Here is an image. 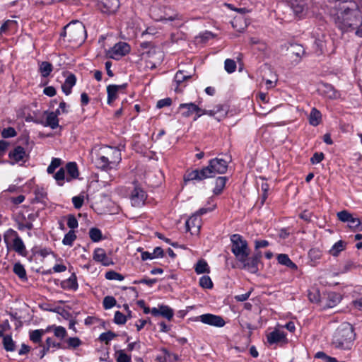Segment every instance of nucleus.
I'll return each instance as SVG.
<instances>
[{
	"mask_svg": "<svg viewBox=\"0 0 362 362\" xmlns=\"http://www.w3.org/2000/svg\"><path fill=\"white\" fill-rule=\"evenodd\" d=\"M6 244H12L13 249L19 255H26L25 246L18 233L12 228L8 229L4 235Z\"/></svg>",
	"mask_w": 362,
	"mask_h": 362,
	"instance_id": "obj_5",
	"label": "nucleus"
},
{
	"mask_svg": "<svg viewBox=\"0 0 362 362\" xmlns=\"http://www.w3.org/2000/svg\"><path fill=\"white\" fill-rule=\"evenodd\" d=\"M59 186H63L65 181L66 182V175H65V169L61 168L59 170L53 175Z\"/></svg>",
	"mask_w": 362,
	"mask_h": 362,
	"instance_id": "obj_40",
	"label": "nucleus"
},
{
	"mask_svg": "<svg viewBox=\"0 0 362 362\" xmlns=\"http://www.w3.org/2000/svg\"><path fill=\"white\" fill-rule=\"evenodd\" d=\"M100 150L108 159L109 163L112 164L113 168L116 169L122 160L120 151L117 148H113L111 146H105L101 148Z\"/></svg>",
	"mask_w": 362,
	"mask_h": 362,
	"instance_id": "obj_10",
	"label": "nucleus"
},
{
	"mask_svg": "<svg viewBox=\"0 0 362 362\" xmlns=\"http://www.w3.org/2000/svg\"><path fill=\"white\" fill-rule=\"evenodd\" d=\"M308 255L312 260H317L322 257V252L317 248H312Z\"/></svg>",
	"mask_w": 362,
	"mask_h": 362,
	"instance_id": "obj_62",
	"label": "nucleus"
},
{
	"mask_svg": "<svg viewBox=\"0 0 362 362\" xmlns=\"http://www.w3.org/2000/svg\"><path fill=\"white\" fill-rule=\"evenodd\" d=\"M129 199L132 206L141 207L145 204L147 194L141 187L135 185L130 193Z\"/></svg>",
	"mask_w": 362,
	"mask_h": 362,
	"instance_id": "obj_9",
	"label": "nucleus"
},
{
	"mask_svg": "<svg viewBox=\"0 0 362 362\" xmlns=\"http://www.w3.org/2000/svg\"><path fill=\"white\" fill-rule=\"evenodd\" d=\"M117 337V334L111 331L103 332L102 333L99 339L101 341H105L106 344H108L109 341L112 340Z\"/></svg>",
	"mask_w": 362,
	"mask_h": 362,
	"instance_id": "obj_55",
	"label": "nucleus"
},
{
	"mask_svg": "<svg viewBox=\"0 0 362 362\" xmlns=\"http://www.w3.org/2000/svg\"><path fill=\"white\" fill-rule=\"evenodd\" d=\"M66 170L67 171L66 182H71L73 179H76L78 175V170L76 163L69 162L66 165Z\"/></svg>",
	"mask_w": 362,
	"mask_h": 362,
	"instance_id": "obj_24",
	"label": "nucleus"
},
{
	"mask_svg": "<svg viewBox=\"0 0 362 362\" xmlns=\"http://www.w3.org/2000/svg\"><path fill=\"white\" fill-rule=\"evenodd\" d=\"M194 271L197 274H209L210 273V267L204 259H201L198 260V262L194 265Z\"/></svg>",
	"mask_w": 362,
	"mask_h": 362,
	"instance_id": "obj_29",
	"label": "nucleus"
},
{
	"mask_svg": "<svg viewBox=\"0 0 362 362\" xmlns=\"http://www.w3.org/2000/svg\"><path fill=\"white\" fill-rule=\"evenodd\" d=\"M62 288L68 291H76L78 288L77 277L75 273H73L68 279L61 281Z\"/></svg>",
	"mask_w": 362,
	"mask_h": 362,
	"instance_id": "obj_23",
	"label": "nucleus"
},
{
	"mask_svg": "<svg viewBox=\"0 0 362 362\" xmlns=\"http://www.w3.org/2000/svg\"><path fill=\"white\" fill-rule=\"evenodd\" d=\"M319 90L322 95L329 99H337L340 97L339 92H338L331 84L323 83Z\"/></svg>",
	"mask_w": 362,
	"mask_h": 362,
	"instance_id": "obj_21",
	"label": "nucleus"
},
{
	"mask_svg": "<svg viewBox=\"0 0 362 362\" xmlns=\"http://www.w3.org/2000/svg\"><path fill=\"white\" fill-rule=\"evenodd\" d=\"M51 330H53L54 336L59 339H64L67 334L66 329L62 326L52 325L46 329L47 332Z\"/></svg>",
	"mask_w": 362,
	"mask_h": 362,
	"instance_id": "obj_31",
	"label": "nucleus"
},
{
	"mask_svg": "<svg viewBox=\"0 0 362 362\" xmlns=\"http://www.w3.org/2000/svg\"><path fill=\"white\" fill-rule=\"evenodd\" d=\"M4 347L7 351H13L15 350V343L11 336L6 335L3 338Z\"/></svg>",
	"mask_w": 362,
	"mask_h": 362,
	"instance_id": "obj_46",
	"label": "nucleus"
},
{
	"mask_svg": "<svg viewBox=\"0 0 362 362\" xmlns=\"http://www.w3.org/2000/svg\"><path fill=\"white\" fill-rule=\"evenodd\" d=\"M267 342L270 344H286L288 340L284 330L275 329L267 335Z\"/></svg>",
	"mask_w": 362,
	"mask_h": 362,
	"instance_id": "obj_13",
	"label": "nucleus"
},
{
	"mask_svg": "<svg viewBox=\"0 0 362 362\" xmlns=\"http://www.w3.org/2000/svg\"><path fill=\"white\" fill-rule=\"evenodd\" d=\"M354 339V328L349 323L346 322L336 329L332 338V344L338 349H349Z\"/></svg>",
	"mask_w": 362,
	"mask_h": 362,
	"instance_id": "obj_2",
	"label": "nucleus"
},
{
	"mask_svg": "<svg viewBox=\"0 0 362 362\" xmlns=\"http://www.w3.org/2000/svg\"><path fill=\"white\" fill-rule=\"evenodd\" d=\"M291 52L292 54L296 56L299 59H300L305 53L303 46L298 44L292 45Z\"/></svg>",
	"mask_w": 362,
	"mask_h": 362,
	"instance_id": "obj_51",
	"label": "nucleus"
},
{
	"mask_svg": "<svg viewBox=\"0 0 362 362\" xmlns=\"http://www.w3.org/2000/svg\"><path fill=\"white\" fill-rule=\"evenodd\" d=\"M13 271L22 281H25L28 280L26 271L22 264L19 262L14 264Z\"/></svg>",
	"mask_w": 362,
	"mask_h": 362,
	"instance_id": "obj_34",
	"label": "nucleus"
},
{
	"mask_svg": "<svg viewBox=\"0 0 362 362\" xmlns=\"http://www.w3.org/2000/svg\"><path fill=\"white\" fill-rule=\"evenodd\" d=\"M345 243L342 240H339L333 245L329 252L332 256L337 257L341 251L345 249Z\"/></svg>",
	"mask_w": 362,
	"mask_h": 362,
	"instance_id": "obj_38",
	"label": "nucleus"
},
{
	"mask_svg": "<svg viewBox=\"0 0 362 362\" xmlns=\"http://www.w3.org/2000/svg\"><path fill=\"white\" fill-rule=\"evenodd\" d=\"M93 259L98 262L101 263L103 266H110L113 264V262L110 258L104 249L98 247L94 250Z\"/></svg>",
	"mask_w": 362,
	"mask_h": 362,
	"instance_id": "obj_16",
	"label": "nucleus"
},
{
	"mask_svg": "<svg viewBox=\"0 0 362 362\" xmlns=\"http://www.w3.org/2000/svg\"><path fill=\"white\" fill-rule=\"evenodd\" d=\"M224 68L228 74H232L236 69V63L233 59H227L224 62Z\"/></svg>",
	"mask_w": 362,
	"mask_h": 362,
	"instance_id": "obj_54",
	"label": "nucleus"
},
{
	"mask_svg": "<svg viewBox=\"0 0 362 362\" xmlns=\"http://www.w3.org/2000/svg\"><path fill=\"white\" fill-rule=\"evenodd\" d=\"M53 67L52 64L48 62H42L40 64V71L42 76L46 78L49 76L52 71Z\"/></svg>",
	"mask_w": 362,
	"mask_h": 362,
	"instance_id": "obj_41",
	"label": "nucleus"
},
{
	"mask_svg": "<svg viewBox=\"0 0 362 362\" xmlns=\"http://www.w3.org/2000/svg\"><path fill=\"white\" fill-rule=\"evenodd\" d=\"M337 218L344 223H348V226L353 230L362 231V223L359 218L354 216L353 214L346 210L337 213Z\"/></svg>",
	"mask_w": 362,
	"mask_h": 362,
	"instance_id": "obj_7",
	"label": "nucleus"
},
{
	"mask_svg": "<svg viewBox=\"0 0 362 362\" xmlns=\"http://www.w3.org/2000/svg\"><path fill=\"white\" fill-rule=\"evenodd\" d=\"M189 78H190V76L185 74L184 71H178L175 74L174 79L177 84L179 85Z\"/></svg>",
	"mask_w": 362,
	"mask_h": 362,
	"instance_id": "obj_59",
	"label": "nucleus"
},
{
	"mask_svg": "<svg viewBox=\"0 0 362 362\" xmlns=\"http://www.w3.org/2000/svg\"><path fill=\"white\" fill-rule=\"evenodd\" d=\"M198 318L202 323L216 327H222L226 324L225 320L221 316L210 313L201 315Z\"/></svg>",
	"mask_w": 362,
	"mask_h": 362,
	"instance_id": "obj_12",
	"label": "nucleus"
},
{
	"mask_svg": "<svg viewBox=\"0 0 362 362\" xmlns=\"http://www.w3.org/2000/svg\"><path fill=\"white\" fill-rule=\"evenodd\" d=\"M333 18L337 27L343 33L352 32L361 16L356 2L352 0H336Z\"/></svg>",
	"mask_w": 362,
	"mask_h": 362,
	"instance_id": "obj_1",
	"label": "nucleus"
},
{
	"mask_svg": "<svg viewBox=\"0 0 362 362\" xmlns=\"http://www.w3.org/2000/svg\"><path fill=\"white\" fill-rule=\"evenodd\" d=\"M231 251L238 260H244L250 255L247 242L239 234L230 237Z\"/></svg>",
	"mask_w": 362,
	"mask_h": 362,
	"instance_id": "obj_4",
	"label": "nucleus"
},
{
	"mask_svg": "<svg viewBox=\"0 0 362 362\" xmlns=\"http://www.w3.org/2000/svg\"><path fill=\"white\" fill-rule=\"evenodd\" d=\"M278 262L282 265H285L292 269L296 270L297 265L293 262L289 257L286 254H279L277 256Z\"/></svg>",
	"mask_w": 362,
	"mask_h": 362,
	"instance_id": "obj_30",
	"label": "nucleus"
},
{
	"mask_svg": "<svg viewBox=\"0 0 362 362\" xmlns=\"http://www.w3.org/2000/svg\"><path fill=\"white\" fill-rule=\"evenodd\" d=\"M16 135V132L13 127H7L2 130L1 136L3 138H11Z\"/></svg>",
	"mask_w": 362,
	"mask_h": 362,
	"instance_id": "obj_60",
	"label": "nucleus"
},
{
	"mask_svg": "<svg viewBox=\"0 0 362 362\" xmlns=\"http://www.w3.org/2000/svg\"><path fill=\"white\" fill-rule=\"evenodd\" d=\"M261 258V253L258 252L254 255L252 257H249L247 256L243 260H238L243 266L242 269L248 271L250 273L255 274L258 272V263Z\"/></svg>",
	"mask_w": 362,
	"mask_h": 362,
	"instance_id": "obj_11",
	"label": "nucleus"
},
{
	"mask_svg": "<svg viewBox=\"0 0 362 362\" xmlns=\"http://www.w3.org/2000/svg\"><path fill=\"white\" fill-rule=\"evenodd\" d=\"M127 87V84L124 83L122 85H109L107 87V103L110 105L112 101H114L117 97V93L121 90L125 89Z\"/></svg>",
	"mask_w": 362,
	"mask_h": 362,
	"instance_id": "obj_22",
	"label": "nucleus"
},
{
	"mask_svg": "<svg viewBox=\"0 0 362 362\" xmlns=\"http://www.w3.org/2000/svg\"><path fill=\"white\" fill-rule=\"evenodd\" d=\"M44 127H49L51 129H54L59 127V119L56 117V114L53 112H47L46 120L42 122Z\"/></svg>",
	"mask_w": 362,
	"mask_h": 362,
	"instance_id": "obj_27",
	"label": "nucleus"
},
{
	"mask_svg": "<svg viewBox=\"0 0 362 362\" xmlns=\"http://www.w3.org/2000/svg\"><path fill=\"white\" fill-rule=\"evenodd\" d=\"M356 24V25L353 26L352 32H354L357 37H362V16L358 18V21Z\"/></svg>",
	"mask_w": 362,
	"mask_h": 362,
	"instance_id": "obj_57",
	"label": "nucleus"
},
{
	"mask_svg": "<svg viewBox=\"0 0 362 362\" xmlns=\"http://www.w3.org/2000/svg\"><path fill=\"white\" fill-rule=\"evenodd\" d=\"M47 332L46 329H35L30 333V339L34 343H40L42 335Z\"/></svg>",
	"mask_w": 362,
	"mask_h": 362,
	"instance_id": "obj_45",
	"label": "nucleus"
},
{
	"mask_svg": "<svg viewBox=\"0 0 362 362\" xmlns=\"http://www.w3.org/2000/svg\"><path fill=\"white\" fill-rule=\"evenodd\" d=\"M23 221H18V229L20 230H24L25 229L31 230L33 228V223L30 221H25V218L23 217Z\"/></svg>",
	"mask_w": 362,
	"mask_h": 362,
	"instance_id": "obj_56",
	"label": "nucleus"
},
{
	"mask_svg": "<svg viewBox=\"0 0 362 362\" xmlns=\"http://www.w3.org/2000/svg\"><path fill=\"white\" fill-rule=\"evenodd\" d=\"M8 157L13 164L14 163H18L20 161H25L27 153L23 147L18 146L9 152Z\"/></svg>",
	"mask_w": 362,
	"mask_h": 362,
	"instance_id": "obj_20",
	"label": "nucleus"
},
{
	"mask_svg": "<svg viewBox=\"0 0 362 362\" xmlns=\"http://www.w3.org/2000/svg\"><path fill=\"white\" fill-rule=\"evenodd\" d=\"M199 286L203 288L210 289L213 287V282L209 276H202L199 279Z\"/></svg>",
	"mask_w": 362,
	"mask_h": 362,
	"instance_id": "obj_50",
	"label": "nucleus"
},
{
	"mask_svg": "<svg viewBox=\"0 0 362 362\" xmlns=\"http://www.w3.org/2000/svg\"><path fill=\"white\" fill-rule=\"evenodd\" d=\"M180 110H185L182 112V115L184 117H190L193 113H195L196 110H197V105L193 103H181L179 105Z\"/></svg>",
	"mask_w": 362,
	"mask_h": 362,
	"instance_id": "obj_26",
	"label": "nucleus"
},
{
	"mask_svg": "<svg viewBox=\"0 0 362 362\" xmlns=\"http://www.w3.org/2000/svg\"><path fill=\"white\" fill-rule=\"evenodd\" d=\"M50 348H54V349H63V346L60 343L57 342L52 338L48 337L46 339V346L44 349H46V351H48Z\"/></svg>",
	"mask_w": 362,
	"mask_h": 362,
	"instance_id": "obj_53",
	"label": "nucleus"
},
{
	"mask_svg": "<svg viewBox=\"0 0 362 362\" xmlns=\"http://www.w3.org/2000/svg\"><path fill=\"white\" fill-rule=\"evenodd\" d=\"M215 118L221 121L227 114V110L222 105H217L213 108Z\"/></svg>",
	"mask_w": 362,
	"mask_h": 362,
	"instance_id": "obj_44",
	"label": "nucleus"
},
{
	"mask_svg": "<svg viewBox=\"0 0 362 362\" xmlns=\"http://www.w3.org/2000/svg\"><path fill=\"white\" fill-rule=\"evenodd\" d=\"M62 160L60 158H52L50 164L47 167V172L48 174H54L55 170L60 166Z\"/></svg>",
	"mask_w": 362,
	"mask_h": 362,
	"instance_id": "obj_49",
	"label": "nucleus"
},
{
	"mask_svg": "<svg viewBox=\"0 0 362 362\" xmlns=\"http://www.w3.org/2000/svg\"><path fill=\"white\" fill-rule=\"evenodd\" d=\"M341 300V297L339 293L332 292L329 293L327 296L326 306L327 308H333L337 305Z\"/></svg>",
	"mask_w": 362,
	"mask_h": 362,
	"instance_id": "obj_36",
	"label": "nucleus"
},
{
	"mask_svg": "<svg viewBox=\"0 0 362 362\" xmlns=\"http://www.w3.org/2000/svg\"><path fill=\"white\" fill-rule=\"evenodd\" d=\"M76 78L75 75L71 74L65 79L64 83L62 85V91L65 95H69L71 93L72 88L75 86Z\"/></svg>",
	"mask_w": 362,
	"mask_h": 362,
	"instance_id": "obj_25",
	"label": "nucleus"
},
{
	"mask_svg": "<svg viewBox=\"0 0 362 362\" xmlns=\"http://www.w3.org/2000/svg\"><path fill=\"white\" fill-rule=\"evenodd\" d=\"M322 119V115L319 110L313 107L310 113L309 122L311 125L316 127L317 126Z\"/></svg>",
	"mask_w": 362,
	"mask_h": 362,
	"instance_id": "obj_33",
	"label": "nucleus"
},
{
	"mask_svg": "<svg viewBox=\"0 0 362 362\" xmlns=\"http://www.w3.org/2000/svg\"><path fill=\"white\" fill-rule=\"evenodd\" d=\"M151 313L154 317L162 316L170 321L174 316V310L168 305H158L157 308H151Z\"/></svg>",
	"mask_w": 362,
	"mask_h": 362,
	"instance_id": "obj_14",
	"label": "nucleus"
},
{
	"mask_svg": "<svg viewBox=\"0 0 362 362\" xmlns=\"http://www.w3.org/2000/svg\"><path fill=\"white\" fill-rule=\"evenodd\" d=\"M65 342L66 346H63V349H75L82 344V341L78 337H69Z\"/></svg>",
	"mask_w": 362,
	"mask_h": 362,
	"instance_id": "obj_39",
	"label": "nucleus"
},
{
	"mask_svg": "<svg viewBox=\"0 0 362 362\" xmlns=\"http://www.w3.org/2000/svg\"><path fill=\"white\" fill-rule=\"evenodd\" d=\"M226 181H227L226 177H218L216 180L215 187L213 190L214 194L218 195L222 192L223 188L226 186Z\"/></svg>",
	"mask_w": 362,
	"mask_h": 362,
	"instance_id": "obj_37",
	"label": "nucleus"
},
{
	"mask_svg": "<svg viewBox=\"0 0 362 362\" xmlns=\"http://www.w3.org/2000/svg\"><path fill=\"white\" fill-rule=\"evenodd\" d=\"M89 236L93 242H99L102 240V232L97 228H91L89 230Z\"/></svg>",
	"mask_w": 362,
	"mask_h": 362,
	"instance_id": "obj_47",
	"label": "nucleus"
},
{
	"mask_svg": "<svg viewBox=\"0 0 362 362\" xmlns=\"http://www.w3.org/2000/svg\"><path fill=\"white\" fill-rule=\"evenodd\" d=\"M178 19V14L170 8H165L164 15L156 19L158 21L167 23Z\"/></svg>",
	"mask_w": 362,
	"mask_h": 362,
	"instance_id": "obj_28",
	"label": "nucleus"
},
{
	"mask_svg": "<svg viewBox=\"0 0 362 362\" xmlns=\"http://www.w3.org/2000/svg\"><path fill=\"white\" fill-rule=\"evenodd\" d=\"M67 226L71 230H74L78 226L76 218L74 215H69L67 217Z\"/></svg>",
	"mask_w": 362,
	"mask_h": 362,
	"instance_id": "obj_61",
	"label": "nucleus"
},
{
	"mask_svg": "<svg viewBox=\"0 0 362 362\" xmlns=\"http://www.w3.org/2000/svg\"><path fill=\"white\" fill-rule=\"evenodd\" d=\"M209 170L208 177H213L216 174H224L228 170V162L222 158H213L209 160V165L204 167Z\"/></svg>",
	"mask_w": 362,
	"mask_h": 362,
	"instance_id": "obj_6",
	"label": "nucleus"
},
{
	"mask_svg": "<svg viewBox=\"0 0 362 362\" xmlns=\"http://www.w3.org/2000/svg\"><path fill=\"white\" fill-rule=\"evenodd\" d=\"M116 362H131L132 357L125 353L124 350H118L115 353Z\"/></svg>",
	"mask_w": 362,
	"mask_h": 362,
	"instance_id": "obj_43",
	"label": "nucleus"
},
{
	"mask_svg": "<svg viewBox=\"0 0 362 362\" xmlns=\"http://www.w3.org/2000/svg\"><path fill=\"white\" fill-rule=\"evenodd\" d=\"M84 197L83 195L75 196L72 198V203L77 209H80L83 204Z\"/></svg>",
	"mask_w": 362,
	"mask_h": 362,
	"instance_id": "obj_63",
	"label": "nucleus"
},
{
	"mask_svg": "<svg viewBox=\"0 0 362 362\" xmlns=\"http://www.w3.org/2000/svg\"><path fill=\"white\" fill-rule=\"evenodd\" d=\"M76 239V235L74 230H70L66 234H65L62 243L64 245L67 246H72L74 244V242Z\"/></svg>",
	"mask_w": 362,
	"mask_h": 362,
	"instance_id": "obj_42",
	"label": "nucleus"
},
{
	"mask_svg": "<svg viewBox=\"0 0 362 362\" xmlns=\"http://www.w3.org/2000/svg\"><path fill=\"white\" fill-rule=\"evenodd\" d=\"M95 163L98 168L106 172L115 169L112 164L109 163L108 159L103 154L100 149L98 153L97 158L95 160Z\"/></svg>",
	"mask_w": 362,
	"mask_h": 362,
	"instance_id": "obj_19",
	"label": "nucleus"
},
{
	"mask_svg": "<svg viewBox=\"0 0 362 362\" xmlns=\"http://www.w3.org/2000/svg\"><path fill=\"white\" fill-rule=\"evenodd\" d=\"M323 159H324L323 153L316 152L313 154V156L310 158V162L312 163V164H317V163H320Z\"/></svg>",
	"mask_w": 362,
	"mask_h": 362,
	"instance_id": "obj_64",
	"label": "nucleus"
},
{
	"mask_svg": "<svg viewBox=\"0 0 362 362\" xmlns=\"http://www.w3.org/2000/svg\"><path fill=\"white\" fill-rule=\"evenodd\" d=\"M116 299L113 296H107L103 299V304L105 309L108 310L116 305Z\"/></svg>",
	"mask_w": 362,
	"mask_h": 362,
	"instance_id": "obj_52",
	"label": "nucleus"
},
{
	"mask_svg": "<svg viewBox=\"0 0 362 362\" xmlns=\"http://www.w3.org/2000/svg\"><path fill=\"white\" fill-rule=\"evenodd\" d=\"M291 6L295 13L301 14L305 8V3L304 0H291Z\"/></svg>",
	"mask_w": 362,
	"mask_h": 362,
	"instance_id": "obj_35",
	"label": "nucleus"
},
{
	"mask_svg": "<svg viewBox=\"0 0 362 362\" xmlns=\"http://www.w3.org/2000/svg\"><path fill=\"white\" fill-rule=\"evenodd\" d=\"M202 221L197 214H194L186 221L187 230L192 234H198L201 228Z\"/></svg>",
	"mask_w": 362,
	"mask_h": 362,
	"instance_id": "obj_18",
	"label": "nucleus"
},
{
	"mask_svg": "<svg viewBox=\"0 0 362 362\" xmlns=\"http://www.w3.org/2000/svg\"><path fill=\"white\" fill-rule=\"evenodd\" d=\"M86 28L84 25L78 21H71L66 25L63 33L61 34L63 37H66L67 40L74 42H82L86 38Z\"/></svg>",
	"mask_w": 362,
	"mask_h": 362,
	"instance_id": "obj_3",
	"label": "nucleus"
},
{
	"mask_svg": "<svg viewBox=\"0 0 362 362\" xmlns=\"http://www.w3.org/2000/svg\"><path fill=\"white\" fill-rule=\"evenodd\" d=\"M119 7V1L118 0H102L99 5L100 11L107 14L115 13Z\"/></svg>",
	"mask_w": 362,
	"mask_h": 362,
	"instance_id": "obj_15",
	"label": "nucleus"
},
{
	"mask_svg": "<svg viewBox=\"0 0 362 362\" xmlns=\"http://www.w3.org/2000/svg\"><path fill=\"white\" fill-rule=\"evenodd\" d=\"M209 170L205 169V168H203L201 170H194L190 172H188L185 175V181H193V180H202L208 177Z\"/></svg>",
	"mask_w": 362,
	"mask_h": 362,
	"instance_id": "obj_17",
	"label": "nucleus"
},
{
	"mask_svg": "<svg viewBox=\"0 0 362 362\" xmlns=\"http://www.w3.org/2000/svg\"><path fill=\"white\" fill-rule=\"evenodd\" d=\"M18 23L14 20H7L5 21L0 28V35L3 33H6L11 30L17 29Z\"/></svg>",
	"mask_w": 362,
	"mask_h": 362,
	"instance_id": "obj_32",
	"label": "nucleus"
},
{
	"mask_svg": "<svg viewBox=\"0 0 362 362\" xmlns=\"http://www.w3.org/2000/svg\"><path fill=\"white\" fill-rule=\"evenodd\" d=\"M114 322L117 325H124L127 322V317L120 311H116Z\"/></svg>",
	"mask_w": 362,
	"mask_h": 362,
	"instance_id": "obj_58",
	"label": "nucleus"
},
{
	"mask_svg": "<svg viewBox=\"0 0 362 362\" xmlns=\"http://www.w3.org/2000/svg\"><path fill=\"white\" fill-rule=\"evenodd\" d=\"M105 276L107 280H116L122 281L124 279V276L123 275L113 270L107 272L105 274Z\"/></svg>",
	"mask_w": 362,
	"mask_h": 362,
	"instance_id": "obj_48",
	"label": "nucleus"
},
{
	"mask_svg": "<svg viewBox=\"0 0 362 362\" xmlns=\"http://www.w3.org/2000/svg\"><path fill=\"white\" fill-rule=\"evenodd\" d=\"M130 45L125 42H119L106 52L109 58L119 60L122 57L129 53Z\"/></svg>",
	"mask_w": 362,
	"mask_h": 362,
	"instance_id": "obj_8",
	"label": "nucleus"
}]
</instances>
